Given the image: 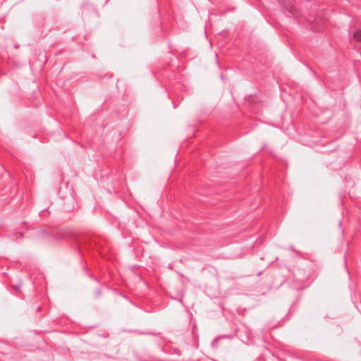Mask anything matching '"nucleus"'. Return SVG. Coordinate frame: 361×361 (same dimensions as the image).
Returning <instances> with one entry per match:
<instances>
[{
  "mask_svg": "<svg viewBox=\"0 0 361 361\" xmlns=\"http://www.w3.org/2000/svg\"><path fill=\"white\" fill-rule=\"evenodd\" d=\"M284 6L286 9H288L290 12L293 13L294 10L292 8V7L289 6L288 4H284Z\"/></svg>",
  "mask_w": 361,
  "mask_h": 361,
  "instance_id": "obj_2",
  "label": "nucleus"
},
{
  "mask_svg": "<svg viewBox=\"0 0 361 361\" xmlns=\"http://www.w3.org/2000/svg\"><path fill=\"white\" fill-rule=\"evenodd\" d=\"M353 38L357 42L361 41V30H358L354 32Z\"/></svg>",
  "mask_w": 361,
  "mask_h": 361,
  "instance_id": "obj_1",
  "label": "nucleus"
}]
</instances>
